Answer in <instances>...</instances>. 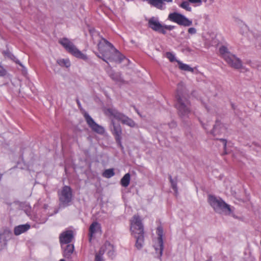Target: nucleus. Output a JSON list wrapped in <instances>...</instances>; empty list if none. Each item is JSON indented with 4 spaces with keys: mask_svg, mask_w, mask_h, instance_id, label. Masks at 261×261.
<instances>
[{
    "mask_svg": "<svg viewBox=\"0 0 261 261\" xmlns=\"http://www.w3.org/2000/svg\"><path fill=\"white\" fill-rule=\"evenodd\" d=\"M5 73V70L2 67H0V75H3Z\"/></svg>",
    "mask_w": 261,
    "mask_h": 261,
    "instance_id": "nucleus-34",
    "label": "nucleus"
},
{
    "mask_svg": "<svg viewBox=\"0 0 261 261\" xmlns=\"http://www.w3.org/2000/svg\"><path fill=\"white\" fill-rule=\"evenodd\" d=\"M98 48L101 56L97 55V56L107 63L109 61L120 63L121 61L122 56L106 39H101L98 44Z\"/></svg>",
    "mask_w": 261,
    "mask_h": 261,
    "instance_id": "nucleus-1",
    "label": "nucleus"
},
{
    "mask_svg": "<svg viewBox=\"0 0 261 261\" xmlns=\"http://www.w3.org/2000/svg\"><path fill=\"white\" fill-rule=\"evenodd\" d=\"M136 239V247L138 249H141L144 244V235L141 234L134 237Z\"/></svg>",
    "mask_w": 261,
    "mask_h": 261,
    "instance_id": "nucleus-23",
    "label": "nucleus"
},
{
    "mask_svg": "<svg viewBox=\"0 0 261 261\" xmlns=\"http://www.w3.org/2000/svg\"><path fill=\"white\" fill-rule=\"evenodd\" d=\"M130 230L134 237L144 234L143 226L139 216L135 215L130 220Z\"/></svg>",
    "mask_w": 261,
    "mask_h": 261,
    "instance_id": "nucleus-6",
    "label": "nucleus"
},
{
    "mask_svg": "<svg viewBox=\"0 0 261 261\" xmlns=\"http://www.w3.org/2000/svg\"><path fill=\"white\" fill-rule=\"evenodd\" d=\"M30 228V225L28 224L18 225L15 227L14 233L16 236L19 235L27 231Z\"/></svg>",
    "mask_w": 261,
    "mask_h": 261,
    "instance_id": "nucleus-20",
    "label": "nucleus"
},
{
    "mask_svg": "<svg viewBox=\"0 0 261 261\" xmlns=\"http://www.w3.org/2000/svg\"><path fill=\"white\" fill-rule=\"evenodd\" d=\"M176 108L179 116L182 119L189 117L191 112V103L187 99L181 97L179 94L176 96Z\"/></svg>",
    "mask_w": 261,
    "mask_h": 261,
    "instance_id": "nucleus-5",
    "label": "nucleus"
},
{
    "mask_svg": "<svg viewBox=\"0 0 261 261\" xmlns=\"http://www.w3.org/2000/svg\"><path fill=\"white\" fill-rule=\"evenodd\" d=\"M176 62H177L178 64L179 68L180 70L186 71H189L191 72H194V69L192 67H191L189 65L184 64L180 62V61L176 60Z\"/></svg>",
    "mask_w": 261,
    "mask_h": 261,
    "instance_id": "nucleus-24",
    "label": "nucleus"
},
{
    "mask_svg": "<svg viewBox=\"0 0 261 261\" xmlns=\"http://www.w3.org/2000/svg\"><path fill=\"white\" fill-rule=\"evenodd\" d=\"M59 42L68 53L75 57L84 61H87L88 60L87 56L79 50L69 39L66 38H63L60 39L59 40Z\"/></svg>",
    "mask_w": 261,
    "mask_h": 261,
    "instance_id": "nucleus-4",
    "label": "nucleus"
},
{
    "mask_svg": "<svg viewBox=\"0 0 261 261\" xmlns=\"http://www.w3.org/2000/svg\"><path fill=\"white\" fill-rule=\"evenodd\" d=\"M149 4L159 9H163L165 8V3L163 1H149Z\"/></svg>",
    "mask_w": 261,
    "mask_h": 261,
    "instance_id": "nucleus-25",
    "label": "nucleus"
},
{
    "mask_svg": "<svg viewBox=\"0 0 261 261\" xmlns=\"http://www.w3.org/2000/svg\"><path fill=\"white\" fill-rule=\"evenodd\" d=\"M201 1H183L180 7L188 11H191L192 7H195L201 4Z\"/></svg>",
    "mask_w": 261,
    "mask_h": 261,
    "instance_id": "nucleus-16",
    "label": "nucleus"
},
{
    "mask_svg": "<svg viewBox=\"0 0 261 261\" xmlns=\"http://www.w3.org/2000/svg\"><path fill=\"white\" fill-rule=\"evenodd\" d=\"M74 246L72 244H69L66 246L64 249V255L65 257H68L73 252Z\"/></svg>",
    "mask_w": 261,
    "mask_h": 261,
    "instance_id": "nucleus-27",
    "label": "nucleus"
},
{
    "mask_svg": "<svg viewBox=\"0 0 261 261\" xmlns=\"http://www.w3.org/2000/svg\"><path fill=\"white\" fill-rule=\"evenodd\" d=\"M226 127L220 121H217L214 126L212 133L214 135L224 134L226 132Z\"/></svg>",
    "mask_w": 261,
    "mask_h": 261,
    "instance_id": "nucleus-15",
    "label": "nucleus"
},
{
    "mask_svg": "<svg viewBox=\"0 0 261 261\" xmlns=\"http://www.w3.org/2000/svg\"><path fill=\"white\" fill-rule=\"evenodd\" d=\"M148 27L153 31L161 32L164 34L166 33V31L163 30V25L156 18L153 17L149 19Z\"/></svg>",
    "mask_w": 261,
    "mask_h": 261,
    "instance_id": "nucleus-13",
    "label": "nucleus"
},
{
    "mask_svg": "<svg viewBox=\"0 0 261 261\" xmlns=\"http://www.w3.org/2000/svg\"><path fill=\"white\" fill-rule=\"evenodd\" d=\"M59 65L61 67L68 68L70 66V62L68 59H59L57 61Z\"/></svg>",
    "mask_w": 261,
    "mask_h": 261,
    "instance_id": "nucleus-26",
    "label": "nucleus"
},
{
    "mask_svg": "<svg viewBox=\"0 0 261 261\" xmlns=\"http://www.w3.org/2000/svg\"><path fill=\"white\" fill-rule=\"evenodd\" d=\"M130 175L129 173L125 174L120 180V184L123 187H127L130 182Z\"/></svg>",
    "mask_w": 261,
    "mask_h": 261,
    "instance_id": "nucleus-22",
    "label": "nucleus"
},
{
    "mask_svg": "<svg viewBox=\"0 0 261 261\" xmlns=\"http://www.w3.org/2000/svg\"><path fill=\"white\" fill-rule=\"evenodd\" d=\"M184 87V84L183 83H180L177 85V91H179L180 90H181L182 88Z\"/></svg>",
    "mask_w": 261,
    "mask_h": 261,
    "instance_id": "nucleus-33",
    "label": "nucleus"
},
{
    "mask_svg": "<svg viewBox=\"0 0 261 261\" xmlns=\"http://www.w3.org/2000/svg\"><path fill=\"white\" fill-rule=\"evenodd\" d=\"M104 114L109 117H113L120 121L122 124L134 128L137 127V124L130 118L124 114L120 113L113 108H107L103 109Z\"/></svg>",
    "mask_w": 261,
    "mask_h": 261,
    "instance_id": "nucleus-3",
    "label": "nucleus"
},
{
    "mask_svg": "<svg viewBox=\"0 0 261 261\" xmlns=\"http://www.w3.org/2000/svg\"><path fill=\"white\" fill-rule=\"evenodd\" d=\"M84 116L87 124L92 130L101 135L105 133V129L104 127L97 124L88 114H85Z\"/></svg>",
    "mask_w": 261,
    "mask_h": 261,
    "instance_id": "nucleus-12",
    "label": "nucleus"
},
{
    "mask_svg": "<svg viewBox=\"0 0 261 261\" xmlns=\"http://www.w3.org/2000/svg\"><path fill=\"white\" fill-rule=\"evenodd\" d=\"M101 232L100 225L96 222H94L91 224L89 228V237L90 240H91L92 237L96 233H100Z\"/></svg>",
    "mask_w": 261,
    "mask_h": 261,
    "instance_id": "nucleus-19",
    "label": "nucleus"
},
{
    "mask_svg": "<svg viewBox=\"0 0 261 261\" xmlns=\"http://www.w3.org/2000/svg\"><path fill=\"white\" fill-rule=\"evenodd\" d=\"M207 201L216 213L224 215L233 216V208L221 198L210 195Z\"/></svg>",
    "mask_w": 261,
    "mask_h": 261,
    "instance_id": "nucleus-2",
    "label": "nucleus"
},
{
    "mask_svg": "<svg viewBox=\"0 0 261 261\" xmlns=\"http://www.w3.org/2000/svg\"><path fill=\"white\" fill-rule=\"evenodd\" d=\"M157 233L158 238L155 241L153 247L155 251V255L157 257H161L162 255L164 247L163 241V229L162 228H158Z\"/></svg>",
    "mask_w": 261,
    "mask_h": 261,
    "instance_id": "nucleus-11",
    "label": "nucleus"
},
{
    "mask_svg": "<svg viewBox=\"0 0 261 261\" xmlns=\"http://www.w3.org/2000/svg\"><path fill=\"white\" fill-rule=\"evenodd\" d=\"M107 251V254L110 257H113L114 254V246L109 242H106L101 247L99 252L95 255V261H103L102 255Z\"/></svg>",
    "mask_w": 261,
    "mask_h": 261,
    "instance_id": "nucleus-10",
    "label": "nucleus"
},
{
    "mask_svg": "<svg viewBox=\"0 0 261 261\" xmlns=\"http://www.w3.org/2000/svg\"><path fill=\"white\" fill-rule=\"evenodd\" d=\"M60 204L63 206L68 205L72 200V190L70 187L65 186L59 192Z\"/></svg>",
    "mask_w": 261,
    "mask_h": 261,
    "instance_id": "nucleus-7",
    "label": "nucleus"
},
{
    "mask_svg": "<svg viewBox=\"0 0 261 261\" xmlns=\"http://www.w3.org/2000/svg\"><path fill=\"white\" fill-rule=\"evenodd\" d=\"M11 233L9 231H5L0 234V251L7 245V242L10 238Z\"/></svg>",
    "mask_w": 261,
    "mask_h": 261,
    "instance_id": "nucleus-18",
    "label": "nucleus"
},
{
    "mask_svg": "<svg viewBox=\"0 0 261 261\" xmlns=\"http://www.w3.org/2000/svg\"><path fill=\"white\" fill-rule=\"evenodd\" d=\"M111 125L112 126L111 130L112 134L115 137V139L118 145L123 147L122 145V129L121 126L119 123H116L113 117H111Z\"/></svg>",
    "mask_w": 261,
    "mask_h": 261,
    "instance_id": "nucleus-9",
    "label": "nucleus"
},
{
    "mask_svg": "<svg viewBox=\"0 0 261 261\" xmlns=\"http://www.w3.org/2000/svg\"><path fill=\"white\" fill-rule=\"evenodd\" d=\"M219 52L222 57L225 60L227 57H229L231 54L228 49L224 46H222L219 48Z\"/></svg>",
    "mask_w": 261,
    "mask_h": 261,
    "instance_id": "nucleus-21",
    "label": "nucleus"
},
{
    "mask_svg": "<svg viewBox=\"0 0 261 261\" xmlns=\"http://www.w3.org/2000/svg\"><path fill=\"white\" fill-rule=\"evenodd\" d=\"M170 181L171 184V186L172 188L174 189V191L177 193V183L176 180H174L171 177H170Z\"/></svg>",
    "mask_w": 261,
    "mask_h": 261,
    "instance_id": "nucleus-30",
    "label": "nucleus"
},
{
    "mask_svg": "<svg viewBox=\"0 0 261 261\" xmlns=\"http://www.w3.org/2000/svg\"><path fill=\"white\" fill-rule=\"evenodd\" d=\"M222 141L224 142V146H226V142L224 140H222Z\"/></svg>",
    "mask_w": 261,
    "mask_h": 261,
    "instance_id": "nucleus-35",
    "label": "nucleus"
},
{
    "mask_svg": "<svg viewBox=\"0 0 261 261\" xmlns=\"http://www.w3.org/2000/svg\"><path fill=\"white\" fill-rule=\"evenodd\" d=\"M59 261H65V260L64 259H61Z\"/></svg>",
    "mask_w": 261,
    "mask_h": 261,
    "instance_id": "nucleus-36",
    "label": "nucleus"
},
{
    "mask_svg": "<svg viewBox=\"0 0 261 261\" xmlns=\"http://www.w3.org/2000/svg\"><path fill=\"white\" fill-rule=\"evenodd\" d=\"M174 28V27L173 25H163V30L165 31V30H172Z\"/></svg>",
    "mask_w": 261,
    "mask_h": 261,
    "instance_id": "nucleus-31",
    "label": "nucleus"
},
{
    "mask_svg": "<svg viewBox=\"0 0 261 261\" xmlns=\"http://www.w3.org/2000/svg\"><path fill=\"white\" fill-rule=\"evenodd\" d=\"M73 238V233L71 231H66L61 234L60 241L61 244L70 243Z\"/></svg>",
    "mask_w": 261,
    "mask_h": 261,
    "instance_id": "nucleus-17",
    "label": "nucleus"
},
{
    "mask_svg": "<svg viewBox=\"0 0 261 261\" xmlns=\"http://www.w3.org/2000/svg\"><path fill=\"white\" fill-rule=\"evenodd\" d=\"M227 64L235 69H240L242 67V63L240 59L231 54L225 60Z\"/></svg>",
    "mask_w": 261,
    "mask_h": 261,
    "instance_id": "nucleus-14",
    "label": "nucleus"
},
{
    "mask_svg": "<svg viewBox=\"0 0 261 261\" xmlns=\"http://www.w3.org/2000/svg\"><path fill=\"white\" fill-rule=\"evenodd\" d=\"M197 32L196 29L194 28H190L188 29V33L191 34H195Z\"/></svg>",
    "mask_w": 261,
    "mask_h": 261,
    "instance_id": "nucleus-32",
    "label": "nucleus"
},
{
    "mask_svg": "<svg viewBox=\"0 0 261 261\" xmlns=\"http://www.w3.org/2000/svg\"><path fill=\"white\" fill-rule=\"evenodd\" d=\"M168 19L172 22L184 27H189L192 24V20H189L184 15L176 12L169 14Z\"/></svg>",
    "mask_w": 261,
    "mask_h": 261,
    "instance_id": "nucleus-8",
    "label": "nucleus"
},
{
    "mask_svg": "<svg viewBox=\"0 0 261 261\" xmlns=\"http://www.w3.org/2000/svg\"><path fill=\"white\" fill-rule=\"evenodd\" d=\"M166 58H167L171 62H173L174 61H175V56L174 55L171 53H170V52H168V53H166Z\"/></svg>",
    "mask_w": 261,
    "mask_h": 261,
    "instance_id": "nucleus-29",
    "label": "nucleus"
},
{
    "mask_svg": "<svg viewBox=\"0 0 261 261\" xmlns=\"http://www.w3.org/2000/svg\"><path fill=\"white\" fill-rule=\"evenodd\" d=\"M115 173H114V169H107L106 170L103 174H102V175L106 177V178H110L112 176H113L114 175Z\"/></svg>",
    "mask_w": 261,
    "mask_h": 261,
    "instance_id": "nucleus-28",
    "label": "nucleus"
}]
</instances>
